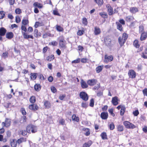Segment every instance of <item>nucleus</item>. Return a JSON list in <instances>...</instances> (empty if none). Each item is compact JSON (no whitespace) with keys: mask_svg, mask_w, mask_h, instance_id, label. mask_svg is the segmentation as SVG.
<instances>
[{"mask_svg":"<svg viewBox=\"0 0 147 147\" xmlns=\"http://www.w3.org/2000/svg\"><path fill=\"white\" fill-rule=\"evenodd\" d=\"M59 46L60 48H66L67 47L66 45V41L65 40L64 36L62 35L58 38Z\"/></svg>","mask_w":147,"mask_h":147,"instance_id":"nucleus-1","label":"nucleus"},{"mask_svg":"<svg viewBox=\"0 0 147 147\" xmlns=\"http://www.w3.org/2000/svg\"><path fill=\"white\" fill-rule=\"evenodd\" d=\"M128 38V34L125 32L123 34L121 37L120 36L119 37L118 41L120 47H121L124 45Z\"/></svg>","mask_w":147,"mask_h":147,"instance_id":"nucleus-2","label":"nucleus"},{"mask_svg":"<svg viewBox=\"0 0 147 147\" xmlns=\"http://www.w3.org/2000/svg\"><path fill=\"white\" fill-rule=\"evenodd\" d=\"M26 130L27 131L28 134L31 133H34L37 131V127L36 126L32 124H30L27 125L26 128Z\"/></svg>","mask_w":147,"mask_h":147,"instance_id":"nucleus-3","label":"nucleus"},{"mask_svg":"<svg viewBox=\"0 0 147 147\" xmlns=\"http://www.w3.org/2000/svg\"><path fill=\"white\" fill-rule=\"evenodd\" d=\"M117 29L121 32L123 31V28L122 25L125 24V22L123 19H120L118 22H116Z\"/></svg>","mask_w":147,"mask_h":147,"instance_id":"nucleus-4","label":"nucleus"},{"mask_svg":"<svg viewBox=\"0 0 147 147\" xmlns=\"http://www.w3.org/2000/svg\"><path fill=\"white\" fill-rule=\"evenodd\" d=\"M29 21L28 18L25 19L23 18L22 21V26L21 29L22 30L25 32H26L27 30L26 26H28Z\"/></svg>","mask_w":147,"mask_h":147,"instance_id":"nucleus-5","label":"nucleus"},{"mask_svg":"<svg viewBox=\"0 0 147 147\" xmlns=\"http://www.w3.org/2000/svg\"><path fill=\"white\" fill-rule=\"evenodd\" d=\"M123 124L125 127L128 129H133L136 128V126L133 124L128 121L123 122Z\"/></svg>","mask_w":147,"mask_h":147,"instance_id":"nucleus-6","label":"nucleus"},{"mask_svg":"<svg viewBox=\"0 0 147 147\" xmlns=\"http://www.w3.org/2000/svg\"><path fill=\"white\" fill-rule=\"evenodd\" d=\"M11 119H10L5 118L4 122L2 123L1 125L3 127H8L11 125Z\"/></svg>","mask_w":147,"mask_h":147,"instance_id":"nucleus-7","label":"nucleus"},{"mask_svg":"<svg viewBox=\"0 0 147 147\" xmlns=\"http://www.w3.org/2000/svg\"><path fill=\"white\" fill-rule=\"evenodd\" d=\"M80 98L83 100L87 101L88 99V96L87 94L84 92H80L79 94Z\"/></svg>","mask_w":147,"mask_h":147,"instance_id":"nucleus-8","label":"nucleus"},{"mask_svg":"<svg viewBox=\"0 0 147 147\" xmlns=\"http://www.w3.org/2000/svg\"><path fill=\"white\" fill-rule=\"evenodd\" d=\"M104 62L107 63L109 62L112 61L113 59V56L111 55H108L107 54H106L105 55Z\"/></svg>","mask_w":147,"mask_h":147,"instance_id":"nucleus-9","label":"nucleus"},{"mask_svg":"<svg viewBox=\"0 0 147 147\" xmlns=\"http://www.w3.org/2000/svg\"><path fill=\"white\" fill-rule=\"evenodd\" d=\"M106 7L107 8V12L109 16H111L115 13V12H113V7L110 4H107L106 5Z\"/></svg>","mask_w":147,"mask_h":147,"instance_id":"nucleus-10","label":"nucleus"},{"mask_svg":"<svg viewBox=\"0 0 147 147\" xmlns=\"http://www.w3.org/2000/svg\"><path fill=\"white\" fill-rule=\"evenodd\" d=\"M97 82V80L96 79H94L89 80L87 81L88 84L91 86L95 85Z\"/></svg>","mask_w":147,"mask_h":147,"instance_id":"nucleus-11","label":"nucleus"},{"mask_svg":"<svg viewBox=\"0 0 147 147\" xmlns=\"http://www.w3.org/2000/svg\"><path fill=\"white\" fill-rule=\"evenodd\" d=\"M128 75L130 78H134L136 77V72L132 69H131L129 71Z\"/></svg>","mask_w":147,"mask_h":147,"instance_id":"nucleus-12","label":"nucleus"},{"mask_svg":"<svg viewBox=\"0 0 147 147\" xmlns=\"http://www.w3.org/2000/svg\"><path fill=\"white\" fill-rule=\"evenodd\" d=\"M119 101L118 98L117 96H115L112 98L111 102L113 105L116 106L118 104Z\"/></svg>","mask_w":147,"mask_h":147,"instance_id":"nucleus-13","label":"nucleus"},{"mask_svg":"<svg viewBox=\"0 0 147 147\" xmlns=\"http://www.w3.org/2000/svg\"><path fill=\"white\" fill-rule=\"evenodd\" d=\"M29 109L32 111H36L38 110L39 107L36 104H32L29 106Z\"/></svg>","mask_w":147,"mask_h":147,"instance_id":"nucleus-14","label":"nucleus"},{"mask_svg":"<svg viewBox=\"0 0 147 147\" xmlns=\"http://www.w3.org/2000/svg\"><path fill=\"white\" fill-rule=\"evenodd\" d=\"M101 33V29L98 27L95 26L94 28V33L95 35H98Z\"/></svg>","mask_w":147,"mask_h":147,"instance_id":"nucleus-15","label":"nucleus"},{"mask_svg":"<svg viewBox=\"0 0 147 147\" xmlns=\"http://www.w3.org/2000/svg\"><path fill=\"white\" fill-rule=\"evenodd\" d=\"M109 115L107 112H102L101 113L100 117L101 119L104 120L107 119Z\"/></svg>","mask_w":147,"mask_h":147,"instance_id":"nucleus-16","label":"nucleus"},{"mask_svg":"<svg viewBox=\"0 0 147 147\" xmlns=\"http://www.w3.org/2000/svg\"><path fill=\"white\" fill-rule=\"evenodd\" d=\"M147 38V32H144L141 33L140 39L141 41H142L146 40Z\"/></svg>","mask_w":147,"mask_h":147,"instance_id":"nucleus-17","label":"nucleus"},{"mask_svg":"<svg viewBox=\"0 0 147 147\" xmlns=\"http://www.w3.org/2000/svg\"><path fill=\"white\" fill-rule=\"evenodd\" d=\"M13 34L11 32H7L5 35L6 38L9 39H11L13 37Z\"/></svg>","mask_w":147,"mask_h":147,"instance_id":"nucleus-18","label":"nucleus"},{"mask_svg":"<svg viewBox=\"0 0 147 147\" xmlns=\"http://www.w3.org/2000/svg\"><path fill=\"white\" fill-rule=\"evenodd\" d=\"M134 17L132 16H128L126 17L125 20L127 22H130L134 20Z\"/></svg>","mask_w":147,"mask_h":147,"instance_id":"nucleus-19","label":"nucleus"},{"mask_svg":"<svg viewBox=\"0 0 147 147\" xmlns=\"http://www.w3.org/2000/svg\"><path fill=\"white\" fill-rule=\"evenodd\" d=\"M16 141L17 144L19 145L23 142H26V138L23 137H22L18 139Z\"/></svg>","mask_w":147,"mask_h":147,"instance_id":"nucleus-20","label":"nucleus"},{"mask_svg":"<svg viewBox=\"0 0 147 147\" xmlns=\"http://www.w3.org/2000/svg\"><path fill=\"white\" fill-rule=\"evenodd\" d=\"M10 144L11 147H16L17 146V142L15 139H11L10 140Z\"/></svg>","mask_w":147,"mask_h":147,"instance_id":"nucleus-21","label":"nucleus"},{"mask_svg":"<svg viewBox=\"0 0 147 147\" xmlns=\"http://www.w3.org/2000/svg\"><path fill=\"white\" fill-rule=\"evenodd\" d=\"M147 47H146L144 52L142 53L141 56L142 58L144 59H147Z\"/></svg>","mask_w":147,"mask_h":147,"instance_id":"nucleus-22","label":"nucleus"},{"mask_svg":"<svg viewBox=\"0 0 147 147\" xmlns=\"http://www.w3.org/2000/svg\"><path fill=\"white\" fill-rule=\"evenodd\" d=\"M138 9L136 7H131L129 9L130 12L132 13H136L138 12Z\"/></svg>","mask_w":147,"mask_h":147,"instance_id":"nucleus-23","label":"nucleus"},{"mask_svg":"<svg viewBox=\"0 0 147 147\" xmlns=\"http://www.w3.org/2000/svg\"><path fill=\"white\" fill-rule=\"evenodd\" d=\"M55 59V57L53 55L51 54L47 56L46 59V60L48 62H50L52 61Z\"/></svg>","mask_w":147,"mask_h":147,"instance_id":"nucleus-24","label":"nucleus"},{"mask_svg":"<svg viewBox=\"0 0 147 147\" xmlns=\"http://www.w3.org/2000/svg\"><path fill=\"white\" fill-rule=\"evenodd\" d=\"M44 105L46 109H49L51 107V106L50 102L49 101L47 100L44 101Z\"/></svg>","mask_w":147,"mask_h":147,"instance_id":"nucleus-25","label":"nucleus"},{"mask_svg":"<svg viewBox=\"0 0 147 147\" xmlns=\"http://www.w3.org/2000/svg\"><path fill=\"white\" fill-rule=\"evenodd\" d=\"M82 130L85 131L84 134L86 136H88L90 135V130L89 128L84 127L83 128Z\"/></svg>","mask_w":147,"mask_h":147,"instance_id":"nucleus-26","label":"nucleus"},{"mask_svg":"<svg viewBox=\"0 0 147 147\" xmlns=\"http://www.w3.org/2000/svg\"><path fill=\"white\" fill-rule=\"evenodd\" d=\"M71 118L73 121L78 122L80 121L79 117L76 114H74L72 116Z\"/></svg>","mask_w":147,"mask_h":147,"instance_id":"nucleus-27","label":"nucleus"},{"mask_svg":"<svg viewBox=\"0 0 147 147\" xmlns=\"http://www.w3.org/2000/svg\"><path fill=\"white\" fill-rule=\"evenodd\" d=\"M33 5L35 7L38 8L39 9H41L43 7V5L42 4L38 2H34L33 4Z\"/></svg>","mask_w":147,"mask_h":147,"instance_id":"nucleus-28","label":"nucleus"},{"mask_svg":"<svg viewBox=\"0 0 147 147\" xmlns=\"http://www.w3.org/2000/svg\"><path fill=\"white\" fill-rule=\"evenodd\" d=\"M7 32V30L4 27L0 28V36H4Z\"/></svg>","mask_w":147,"mask_h":147,"instance_id":"nucleus-29","label":"nucleus"},{"mask_svg":"<svg viewBox=\"0 0 147 147\" xmlns=\"http://www.w3.org/2000/svg\"><path fill=\"white\" fill-rule=\"evenodd\" d=\"M81 30H78L77 33V34L78 35L81 36L84 33V28L83 27H82L81 28Z\"/></svg>","mask_w":147,"mask_h":147,"instance_id":"nucleus-30","label":"nucleus"},{"mask_svg":"<svg viewBox=\"0 0 147 147\" xmlns=\"http://www.w3.org/2000/svg\"><path fill=\"white\" fill-rule=\"evenodd\" d=\"M41 86L39 84H36L34 86L35 90L37 92H39L40 90Z\"/></svg>","mask_w":147,"mask_h":147,"instance_id":"nucleus-31","label":"nucleus"},{"mask_svg":"<svg viewBox=\"0 0 147 147\" xmlns=\"http://www.w3.org/2000/svg\"><path fill=\"white\" fill-rule=\"evenodd\" d=\"M22 34L24 38L25 39H28L29 38H31L33 39L34 37L32 35H28L27 33L25 32H22Z\"/></svg>","mask_w":147,"mask_h":147,"instance_id":"nucleus-32","label":"nucleus"},{"mask_svg":"<svg viewBox=\"0 0 147 147\" xmlns=\"http://www.w3.org/2000/svg\"><path fill=\"white\" fill-rule=\"evenodd\" d=\"M94 1L98 6H101L103 4V0H94Z\"/></svg>","mask_w":147,"mask_h":147,"instance_id":"nucleus-33","label":"nucleus"},{"mask_svg":"<svg viewBox=\"0 0 147 147\" xmlns=\"http://www.w3.org/2000/svg\"><path fill=\"white\" fill-rule=\"evenodd\" d=\"M81 85L83 88H86L88 87V85L86 82L83 80H82L81 82Z\"/></svg>","mask_w":147,"mask_h":147,"instance_id":"nucleus-34","label":"nucleus"},{"mask_svg":"<svg viewBox=\"0 0 147 147\" xmlns=\"http://www.w3.org/2000/svg\"><path fill=\"white\" fill-rule=\"evenodd\" d=\"M27 118L25 116H23L21 117L20 122L21 123H24L27 122Z\"/></svg>","mask_w":147,"mask_h":147,"instance_id":"nucleus-35","label":"nucleus"},{"mask_svg":"<svg viewBox=\"0 0 147 147\" xmlns=\"http://www.w3.org/2000/svg\"><path fill=\"white\" fill-rule=\"evenodd\" d=\"M30 78L31 80H35L38 76V74L37 73H30Z\"/></svg>","mask_w":147,"mask_h":147,"instance_id":"nucleus-36","label":"nucleus"},{"mask_svg":"<svg viewBox=\"0 0 147 147\" xmlns=\"http://www.w3.org/2000/svg\"><path fill=\"white\" fill-rule=\"evenodd\" d=\"M103 66V65H99L97 66L96 68V71L97 73L100 72L102 70Z\"/></svg>","mask_w":147,"mask_h":147,"instance_id":"nucleus-37","label":"nucleus"},{"mask_svg":"<svg viewBox=\"0 0 147 147\" xmlns=\"http://www.w3.org/2000/svg\"><path fill=\"white\" fill-rule=\"evenodd\" d=\"M102 139L103 140H107L108 138L106 133L104 132L101 133L100 135Z\"/></svg>","mask_w":147,"mask_h":147,"instance_id":"nucleus-38","label":"nucleus"},{"mask_svg":"<svg viewBox=\"0 0 147 147\" xmlns=\"http://www.w3.org/2000/svg\"><path fill=\"white\" fill-rule=\"evenodd\" d=\"M92 144L91 140H89L87 142L84 143L83 145V147H89Z\"/></svg>","mask_w":147,"mask_h":147,"instance_id":"nucleus-39","label":"nucleus"},{"mask_svg":"<svg viewBox=\"0 0 147 147\" xmlns=\"http://www.w3.org/2000/svg\"><path fill=\"white\" fill-rule=\"evenodd\" d=\"M99 14L102 18L104 19L108 18V15L106 12H100L99 13Z\"/></svg>","mask_w":147,"mask_h":147,"instance_id":"nucleus-40","label":"nucleus"},{"mask_svg":"<svg viewBox=\"0 0 147 147\" xmlns=\"http://www.w3.org/2000/svg\"><path fill=\"white\" fill-rule=\"evenodd\" d=\"M56 29L59 32H63L64 31L63 28L58 25H56Z\"/></svg>","mask_w":147,"mask_h":147,"instance_id":"nucleus-41","label":"nucleus"},{"mask_svg":"<svg viewBox=\"0 0 147 147\" xmlns=\"http://www.w3.org/2000/svg\"><path fill=\"white\" fill-rule=\"evenodd\" d=\"M82 24L84 26H87L88 25V22L87 19L86 18L84 17L82 18Z\"/></svg>","mask_w":147,"mask_h":147,"instance_id":"nucleus-42","label":"nucleus"},{"mask_svg":"<svg viewBox=\"0 0 147 147\" xmlns=\"http://www.w3.org/2000/svg\"><path fill=\"white\" fill-rule=\"evenodd\" d=\"M29 101L32 104L35 103L36 101V98L35 96H32L30 98Z\"/></svg>","mask_w":147,"mask_h":147,"instance_id":"nucleus-43","label":"nucleus"},{"mask_svg":"<svg viewBox=\"0 0 147 147\" xmlns=\"http://www.w3.org/2000/svg\"><path fill=\"white\" fill-rule=\"evenodd\" d=\"M133 45L137 48H138L139 47L140 45L139 44L138 41V40L136 39L134 41Z\"/></svg>","mask_w":147,"mask_h":147,"instance_id":"nucleus-44","label":"nucleus"},{"mask_svg":"<svg viewBox=\"0 0 147 147\" xmlns=\"http://www.w3.org/2000/svg\"><path fill=\"white\" fill-rule=\"evenodd\" d=\"M34 36L36 38L41 36L40 35L38 34V30L37 29H35L34 31Z\"/></svg>","mask_w":147,"mask_h":147,"instance_id":"nucleus-45","label":"nucleus"},{"mask_svg":"<svg viewBox=\"0 0 147 147\" xmlns=\"http://www.w3.org/2000/svg\"><path fill=\"white\" fill-rule=\"evenodd\" d=\"M19 133L22 136H25L27 135L28 132L26 130H21L20 131Z\"/></svg>","mask_w":147,"mask_h":147,"instance_id":"nucleus-46","label":"nucleus"},{"mask_svg":"<svg viewBox=\"0 0 147 147\" xmlns=\"http://www.w3.org/2000/svg\"><path fill=\"white\" fill-rule=\"evenodd\" d=\"M117 129L119 132L122 131L124 130L123 126L122 125H119L117 126Z\"/></svg>","mask_w":147,"mask_h":147,"instance_id":"nucleus-47","label":"nucleus"},{"mask_svg":"<svg viewBox=\"0 0 147 147\" xmlns=\"http://www.w3.org/2000/svg\"><path fill=\"white\" fill-rule=\"evenodd\" d=\"M125 109H126L125 106H123L121 107L120 113L121 115L123 116L124 115Z\"/></svg>","mask_w":147,"mask_h":147,"instance_id":"nucleus-48","label":"nucleus"},{"mask_svg":"<svg viewBox=\"0 0 147 147\" xmlns=\"http://www.w3.org/2000/svg\"><path fill=\"white\" fill-rule=\"evenodd\" d=\"M20 111L23 116H25L27 114L25 109L24 107H22L21 108Z\"/></svg>","mask_w":147,"mask_h":147,"instance_id":"nucleus-49","label":"nucleus"},{"mask_svg":"<svg viewBox=\"0 0 147 147\" xmlns=\"http://www.w3.org/2000/svg\"><path fill=\"white\" fill-rule=\"evenodd\" d=\"M43 26V25L41 24L40 22H35L34 25V27L35 28H37L39 26Z\"/></svg>","mask_w":147,"mask_h":147,"instance_id":"nucleus-50","label":"nucleus"},{"mask_svg":"<svg viewBox=\"0 0 147 147\" xmlns=\"http://www.w3.org/2000/svg\"><path fill=\"white\" fill-rule=\"evenodd\" d=\"M115 125L112 122L109 125V128L111 130H113L115 128Z\"/></svg>","mask_w":147,"mask_h":147,"instance_id":"nucleus-51","label":"nucleus"},{"mask_svg":"<svg viewBox=\"0 0 147 147\" xmlns=\"http://www.w3.org/2000/svg\"><path fill=\"white\" fill-rule=\"evenodd\" d=\"M15 12L16 14H20L22 13V12L21 10L20 9L18 8L16 9Z\"/></svg>","mask_w":147,"mask_h":147,"instance_id":"nucleus-52","label":"nucleus"},{"mask_svg":"<svg viewBox=\"0 0 147 147\" xmlns=\"http://www.w3.org/2000/svg\"><path fill=\"white\" fill-rule=\"evenodd\" d=\"M139 31L141 33L144 32V28L143 25H141L139 27Z\"/></svg>","mask_w":147,"mask_h":147,"instance_id":"nucleus-53","label":"nucleus"},{"mask_svg":"<svg viewBox=\"0 0 147 147\" xmlns=\"http://www.w3.org/2000/svg\"><path fill=\"white\" fill-rule=\"evenodd\" d=\"M94 101L93 98H92L90 100V102L89 104V105L92 107H94Z\"/></svg>","mask_w":147,"mask_h":147,"instance_id":"nucleus-54","label":"nucleus"},{"mask_svg":"<svg viewBox=\"0 0 147 147\" xmlns=\"http://www.w3.org/2000/svg\"><path fill=\"white\" fill-rule=\"evenodd\" d=\"M113 109H111L108 110V111L110 114L113 117L115 116V114L113 113Z\"/></svg>","mask_w":147,"mask_h":147,"instance_id":"nucleus-55","label":"nucleus"},{"mask_svg":"<svg viewBox=\"0 0 147 147\" xmlns=\"http://www.w3.org/2000/svg\"><path fill=\"white\" fill-rule=\"evenodd\" d=\"M139 114V112L138 110L137 109L135 111H133V114L135 116H137Z\"/></svg>","mask_w":147,"mask_h":147,"instance_id":"nucleus-56","label":"nucleus"},{"mask_svg":"<svg viewBox=\"0 0 147 147\" xmlns=\"http://www.w3.org/2000/svg\"><path fill=\"white\" fill-rule=\"evenodd\" d=\"M80 59L79 58H77V59L71 62L72 63H79L80 62Z\"/></svg>","mask_w":147,"mask_h":147,"instance_id":"nucleus-57","label":"nucleus"},{"mask_svg":"<svg viewBox=\"0 0 147 147\" xmlns=\"http://www.w3.org/2000/svg\"><path fill=\"white\" fill-rule=\"evenodd\" d=\"M16 22L17 23H20L21 21V19L19 16H17L16 17Z\"/></svg>","mask_w":147,"mask_h":147,"instance_id":"nucleus-58","label":"nucleus"},{"mask_svg":"<svg viewBox=\"0 0 147 147\" xmlns=\"http://www.w3.org/2000/svg\"><path fill=\"white\" fill-rule=\"evenodd\" d=\"M5 14L3 11H0V19H2L4 17Z\"/></svg>","mask_w":147,"mask_h":147,"instance_id":"nucleus-59","label":"nucleus"},{"mask_svg":"<svg viewBox=\"0 0 147 147\" xmlns=\"http://www.w3.org/2000/svg\"><path fill=\"white\" fill-rule=\"evenodd\" d=\"M59 123L62 125H63L65 124V120L63 119H61L59 120Z\"/></svg>","mask_w":147,"mask_h":147,"instance_id":"nucleus-60","label":"nucleus"},{"mask_svg":"<svg viewBox=\"0 0 147 147\" xmlns=\"http://www.w3.org/2000/svg\"><path fill=\"white\" fill-rule=\"evenodd\" d=\"M49 49V47L47 46L44 47L42 49L43 53H45L47 52L48 49Z\"/></svg>","mask_w":147,"mask_h":147,"instance_id":"nucleus-61","label":"nucleus"},{"mask_svg":"<svg viewBox=\"0 0 147 147\" xmlns=\"http://www.w3.org/2000/svg\"><path fill=\"white\" fill-rule=\"evenodd\" d=\"M51 91L54 93H55L57 92L56 89L54 86H52L51 87Z\"/></svg>","mask_w":147,"mask_h":147,"instance_id":"nucleus-62","label":"nucleus"},{"mask_svg":"<svg viewBox=\"0 0 147 147\" xmlns=\"http://www.w3.org/2000/svg\"><path fill=\"white\" fill-rule=\"evenodd\" d=\"M88 59L87 58H83L81 59V61L82 63H85L87 62Z\"/></svg>","mask_w":147,"mask_h":147,"instance_id":"nucleus-63","label":"nucleus"},{"mask_svg":"<svg viewBox=\"0 0 147 147\" xmlns=\"http://www.w3.org/2000/svg\"><path fill=\"white\" fill-rule=\"evenodd\" d=\"M144 96H147V88H145L142 90Z\"/></svg>","mask_w":147,"mask_h":147,"instance_id":"nucleus-64","label":"nucleus"}]
</instances>
